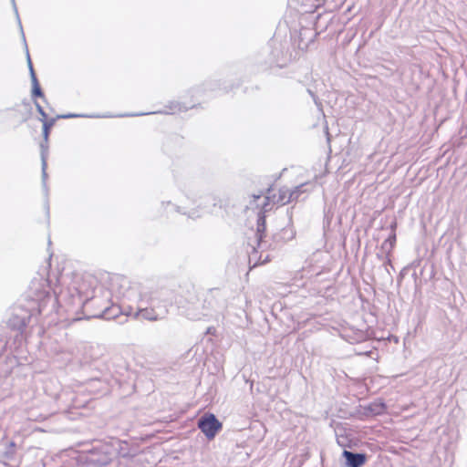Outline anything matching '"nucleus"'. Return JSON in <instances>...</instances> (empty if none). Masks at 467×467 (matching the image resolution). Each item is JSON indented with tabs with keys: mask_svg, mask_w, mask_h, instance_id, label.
I'll list each match as a JSON object with an SVG mask.
<instances>
[{
	"mask_svg": "<svg viewBox=\"0 0 467 467\" xmlns=\"http://www.w3.org/2000/svg\"><path fill=\"white\" fill-rule=\"evenodd\" d=\"M36 109L38 113L40 114V121L43 124V137L45 141L48 140V137L50 134V130L52 127L55 125L56 119L55 118H48V113L45 111L44 108L37 102L35 101Z\"/></svg>",
	"mask_w": 467,
	"mask_h": 467,
	"instance_id": "nucleus-4",
	"label": "nucleus"
},
{
	"mask_svg": "<svg viewBox=\"0 0 467 467\" xmlns=\"http://www.w3.org/2000/svg\"><path fill=\"white\" fill-rule=\"evenodd\" d=\"M128 284V280L121 275H115L109 277V289L116 296L123 295Z\"/></svg>",
	"mask_w": 467,
	"mask_h": 467,
	"instance_id": "nucleus-5",
	"label": "nucleus"
},
{
	"mask_svg": "<svg viewBox=\"0 0 467 467\" xmlns=\"http://www.w3.org/2000/svg\"><path fill=\"white\" fill-rule=\"evenodd\" d=\"M222 427V423L213 413H205L198 421V428L208 440H213L221 431Z\"/></svg>",
	"mask_w": 467,
	"mask_h": 467,
	"instance_id": "nucleus-3",
	"label": "nucleus"
},
{
	"mask_svg": "<svg viewBox=\"0 0 467 467\" xmlns=\"http://www.w3.org/2000/svg\"><path fill=\"white\" fill-rule=\"evenodd\" d=\"M369 409L371 411L375 412L376 414H381V413L385 412L386 405L381 401L374 402V403L370 404Z\"/></svg>",
	"mask_w": 467,
	"mask_h": 467,
	"instance_id": "nucleus-9",
	"label": "nucleus"
},
{
	"mask_svg": "<svg viewBox=\"0 0 467 467\" xmlns=\"http://www.w3.org/2000/svg\"><path fill=\"white\" fill-rule=\"evenodd\" d=\"M136 316L140 319L155 321L158 319V314L153 307L140 308Z\"/></svg>",
	"mask_w": 467,
	"mask_h": 467,
	"instance_id": "nucleus-7",
	"label": "nucleus"
},
{
	"mask_svg": "<svg viewBox=\"0 0 467 467\" xmlns=\"http://www.w3.org/2000/svg\"><path fill=\"white\" fill-rule=\"evenodd\" d=\"M274 208L284 206L298 197V191H291L286 187L271 186L267 189Z\"/></svg>",
	"mask_w": 467,
	"mask_h": 467,
	"instance_id": "nucleus-2",
	"label": "nucleus"
},
{
	"mask_svg": "<svg viewBox=\"0 0 467 467\" xmlns=\"http://www.w3.org/2000/svg\"><path fill=\"white\" fill-rule=\"evenodd\" d=\"M343 456L347 460L348 467H361L367 462V456L363 453H353L348 451H344Z\"/></svg>",
	"mask_w": 467,
	"mask_h": 467,
	"instance_id": "nucleus-6",
	"label": "nucleus"
},
{
	"mask_svg": "<svg viewBox=\"0 0 467 467\" xmlns=\"http://www.w3.org/2000/svg\"><path fill=\"white\" fill-rule=\"evenodd\" d=\"M247 209L256 213L258 217L256 230L250 229L246 233L247 253L250 257L254 256L255 258L254 255L265 237L266 213L275 209L268 191L265 194L252 195Z\"/></svg>",
	"mask_w": 467,
	"mask_h": 467,
	"instance_id": "nucleus-1",
	"label": "nucleus"
},
{
	"mask_svg": "<svg viewBox=\"0 0 467 467\" xmlns=\"http://www.w3.org/2000/svg\"><path fill=\"white\" fill-rule=\"evenodd\" d=\"M30 69H31V75H32L33 83H34L33 91H32L33 97L41 98L44 101H46L45 95H44V93L42 92V90L40 88V86H39V84L37 82V79L36 78V75L34 73V70H33L32 67H30Z\"/></svg>",
	"mask_w": 467,
	"mask_h": 467,
	"instance_id": "nucleus-8",
	"label": "nucleus"
},
{
	"mask_svg": "<svg viewBox=\"0 0 467 467\" xmlns=\"http://www.w3.org/2000/svg\"><path fill=\"white\" fill-rule=\"evenodd\" d=\"M388 241L390 243L391 245H393V244L396 242V234H393L392 235H390Z\"/></svg>",
	"mask_w": 467,
	"mask_h": 467,
	"instance_id": "nucleus-10",
	"label": "nucleus"
}]
</instances>
